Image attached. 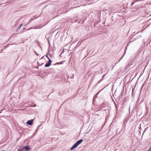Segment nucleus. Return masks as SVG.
I'll return each mask as SVG.
<instances>
[{"mask_svg": "<svg viewBox=\"0 0 151 151\" xmlns=\"http://www.w3.org/2000/svg\"><path fill=\"white\" fill-rule=\"evenodd\" d=\"M83 141V139H81L75 143L70 148V150H72L76 147H77Z\"/></svg>", "mask_w": 151, "mask_h": 151, "instance_id": "f257e3e1", "label": "nucleus"}, {"mask_svg": "<svg viewBox=\"0 0 151 151\" xmlns=\"http://www.w3.org/2000/svg\"><path fill=\"white\" fill-rule=\"evenodd\" d=\"M48 59H49L48 62L45 65V67H49L52 62V61L49 58H48Z\"/></svg>", "mask_w": 151, "mask_h": 151, "instance_id": "f03ea898", "label": "nucleus"}, {"mask_svg": "<svg viewBox=\"0 0 151 151\" xmlns=\"http://www.w3.org/2000/svg\"><path fill=\"white\" fill-rule=\"evenodd\" d=\"M33 120L32 119V120H28V121H27L26 122V124H28V125H32V124H33Z\"/></svg>", "mask_w": 151, "mask_h": 151, "instance_id": "7ed1b4c3", "label": "nucleus"}, {"mask_svg": "<svg viewBox=\"0 0 151 151\" xmlns=\"http://www.w3.org/2000/svg\"><path fill=\"white\" fill-rule=\"evenodd\" d=\"M23 150L24 151H27L29 149V147H28L25 146L23 147Z\"/></svg>", "mask_w": 151, "mask_h": 151, "instance_id": "20e7f679", "label": "nucleus"}, {"mask_svg": "<svg viewBox=\"0 0 151 151\" xmlns=\"http://www.w3.org/2000/svg\"><path fill=\"white\" fill-rule=\"evenodd\" d=\"M22 26V24H21L16 29V31L17 32H18V30H19L20 29Z\"/></svg>", "mask_w": 151, "mask_h": 151, "instance_id": "39448f33", "label": "nucleus"}, {"mask_svg": "<svg viewBox=\"0 0 151 151\" xmlns=\"http://www.w3.org/2000/svg\"><path fill=\"white\" fill-rule=\"evenodd\" d=\"M18 151H24V150H23V148H19V149H18Z\"/></svg>", "mask_w": 151, "mask_h": 151, "instance_id": "423d86ee", "label": "nucleus"}, {"mask_svg": "<svg viewBox=\"0 0 151 151\" xmlns=\"http://www.w3.org/2000/svg\"><path fill=\"white\" fill-rule=\"evenodd\" d=\"M32 28V27H30L28 29H27L26 30H29V29H31Z\"/></svg>", "mask_w": 151, "mask_h": 151, "instance_id": "0eeeda50", "label": "nucleus"}, {"mask_svg": "<svg viewBox=\"0 0 151 151\" xmlns=\"http://www.w3.org/2000/svg\"><path fill=\"white\" fill-rule=\"evenodd\" d=\"M41 28H41H40V27H36V28H34L33 29H40V28Z\"/></svg>", "mask_w": 151, "mask_h": 151, "instance_id": "6e6552de", "label": "nucleus"}, {"mask_svg": "<svg viewBox=\"0 0 151 151\" xmlns=\"http://www.w3.org/2000/svg\"><path fill=\"white\" fill-rule=\"evenodd\" d=\"M124 56V55H123L122 56V58H121L120 60H119V61L118 62H119L120 61V60H121V59H122V58L123 57V56Z\"/></svg>", "mask_w": 151, "mask_h": 151, "instance_id": "1a4fd4ad", "label": "nucleus"}, {"mask_svg": "<svg viewBox=\"0 0 151 151\" xmlns=\"http://www.w3.org/2000/svg\"><path fill=\"white\" fill-rule=\"evenodd\" d=\"M106 76V74L104 75L103 76H102V78H103Z\"/></svg>", "mask_w": 151, "mask_h": 151, "instance_id": "9d476101", "label": "nucleus"}, {"mask_svg": "<svg viewBox=\"0 0 151 151\" xmlns=\"http://www.w3.org/2000/svg\"><path fill=\"white\" fill-rule=\"evenodd\" d=\"M97 97V96H94V97H93V99H94V98H96V97Z\"/></svg>", "mask_w": 151, "mask_h": 151, "instance_id": "9b49d317", "label": "nucleus"}, {"mask_svg": "<svg viewBox=\"0 0 151 151\" xmlns=\"http://www.w3.org/2000/svg\"><path fill=\"white\" fill-rule=\"evenodd\" d=\"M134 3V2H132V4H131V5H132Z\"/></svg>", "mask_w": 151, "mask_h": 151, "instance_id": "f8f14e48", "label": "nucleus"}, {"mask_svg": "<svg viewBox=\"0 0 151 151\" xmlns=\"http://www.w3.org/2000/svg\"><path fill=\"white\" fill-rule=\"evenodd\" d=\"M46 57H47L48 58H49V57L47 55H46Z\"/></svg>", "mask_w": 151, "mask_h": 151, "instance_id": "ddd939ff", "label": "nucleus"}, {"mask_svg": "<svg viewBox=\"0 0 151 151\" xmlns=\"http://www.w3.org/2000/svg\"><path fill=\"white\" fill-rule=\"evenodd\" d=\"M99 92H98V93H96V94L97 95L99 94Z\"/></svg>", "mask_w": 151, "mask_h": 151, "instance_id": "4468645a", "label": "nucleus"}, {"mask_svg": "<svg viewBox=\"0 0 151 151\" xmlns=\"http://www.w3.org/2000/svg\"><path fill=\"white\" fill-rule=\"evenodd\" d=\"M138 33V32H137V33L136 34H135V35H134V36L136 35L137 34V33Z\"/></svg>", "mask_w": 151, "mask_h": 151, "instance_id": "2eb2a0df", "label": "nucleus"}, {"mask_svg": "<svg viewBox=\"0 0 151 151\" xmlns=\"http://www.w3.org/2000/svg\"><path fill=\"white\" fill-rule=\"evenodd\" d=\"M141 37V36L140 35L139 36V37Z\"/></svg>", "mask_w": 151, "mask_h": 151, "instance_id": "dca6fc26", "label": "nucleus"}, {"mask_svg": "<svg viewBox=\"0 0 151 151\" xmlns=\"http://www.w3.org/2000/svg\"><path fill=\"white\" fill-rule=\"evenodd\" d=\"M59 63H57L56 64H59Z\"/></svg>", "mask_w": 151, "mask_h": 151, "instance_id": "f3484780", "label": "nucleus"}, {"mask_svg": "<svg viewBox=\"0 0 151 151\" xmlns=\"http://www.w3.org/2000/svg\"><path fill=\"white\" fill-rule=\"evenodd\" d=\"M0 151H4V150H1Z\"/></svg>", "mask_w": 151, "mask_h": 151, "instance_id": "a211bd4d", "label": "nucleus"}, {"mask_svg": "<svg viewBox=\"0 0 151 151\" xmlns=\"http://www.w3.org/2000/svg\"><path fill=\"white\" fill-rule=\"evenodd\" d=\"M34 106H36V105H34Z\"/></svg>", "mask_w": 151, "mask_h": 151, "instance_id": "6ab92c4d", "label": "nucleus"}, {"mask_svg": "<svg viewBox=\"0 0 151 151\" xmlns=\"http://www.w3.org/2000/svg\"><path fill=\"white\" fill-rule=\"evenodd\" d=\"M89 132H87V133H88Z\"/></svg>", "mask_w": 151, "mask_h": 151, "instance_id": "aec40b11", "label": "nucleus"}, {"mask_svg": "<svg viewBox=\"0 0 151 151\" xmlns=\"http://www.w3.org/2000/svg\"><path fill=\"white\" fill-rule=\"evenodd\" d=\"M63 63L62 62H61V63Z\"/></svg>", "mask_w": 151, "mask_h": 151, "instance_id": "412c9836", "label": "nucleus"}]
</instances>
